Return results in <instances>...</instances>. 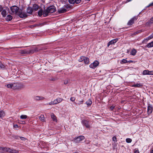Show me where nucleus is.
<instances>
[{"label":"nucleus","mask_w":153,"mask_h":153,"mask_svg":"<svg viewBox=\"0 0 153 153\" xmlns=\"http://www.w3.org/2000/svg\"><path fill=\"white\" fill-rule=\"evenodd\" d=\"M55 11V7L53 5L51 6L47 7L46 10L43 11V16L44 17H46L48 15V13H53Z\"/></svg>","instance_id":"f257e3e1"},{"label":"nucleus","mask_w":153,"mask_h":153,"mask_svg":"<svg viewBox=\"0 0 153 153\" xmlns=\"http://www.w3.org/2000/svg\"><path fill=\"white\" fill-rule=\"evenodd\" d=\"M25 85L21 82L13 83V90H20L25 87Z\"/></svg>","instance_id":"f03ea898"},{"label":"nucleus","mask_w":153,"mask_h":153,"mask_svg":"<svg viewBox=\"0 0 153 153\" xmlns=\"http://www.w3.org/2000/svg\"><path fill=\"white\" fill-rule=\"evenodd\" d=\"M82 123L83 126H85L87 128H91V125L88 121L83 120H82Z\"/></svg>","instance_id":"7ed1b4c3"},{"label":"nucleus","mask_w":153,"mask_h":153,"mask_svg":"<svg viewBox=\"0 0 153 153\" xmlns=\"http://www.w3.org/2000/svg\"><path fill=\"white\" fill-rule=\"evenodd\" d=\"M137 16H134L128 22L127 25H128L130 26L132 25L134 22L137 20Z\"/></svg>","instance_id":"20e7f679"},{"label":"nucleus","mask_w":153,"mask_h":153,"mask_svg":"<svg viewBox=\"0 0 153 153\" xmlns=\"http://www.w3.org/2000/svg\"><path fill=\"white\" fill-rule=\"evenodd\" d=\"M11 10L10 13H16L18 12L19 8L16 6L11 7H10Z\"/></svg>","instance_id":"39448f33"},{"label":"nucleus","mask_w":153,"mask_h":153,"mask_svg":"<svg viewBox=\"0 0 153 153\" xmlns=\"http://www.w3.org/2000/svg\"><path fill=\"white\" fill-rule=\"evenodd\" d=\"M85 139V137L83 136H80L74 139V141L76 143H79Z\"/></svg>","instance_id":"423d86ee"},{"label":"nucleus","mask_w":153,"mask_h":153,"mask_svg":"<svg viewBox=\"0 0 153 153\" xmlns=\"http://www.w3.org/2000/svg\"><path fill=\"white\" fill-rule=\"evenodd\" d=\"M9 8L7 7H5L4 8H3L1 14L3 17H5L6 16L7 13L9 11Z\"/></svg>","instance_id":"0eeeda50"},{"label":"nucleus","mask_w":153,"mask_h":153,"mask_svg":"<svg viewBox=\"0 0 153 153\" xmlns=\"http://www.w3.org/2000/svg\"><path fill=\"white\" fill-rule=\"evenodd\" d=\"M99 64V62L97 61H95L93 63H91L89 65L90 68L94 69L96 68Z\"/></svg>","instance_id":"6e6552de"},{"label":"nucleus","mask_w":153,"mask_h":153,"mask_svg":"<svg viewBox=\"0 0 153 153\" xmlns=\"http://www.w3.org/2000/svg\"><path fill=\"white\" fill-rule=\"evenodd\" d=\"M153 107L151 105L149 104L147 107V113L149 115L152 113Z\"/></svg>","instance_id":"1a4fd4ad"},{"label":"nucleus","mask_w":153,"mask_h":153,"mask_svg":"<svg viewBox=\"0 0 153 153\" xmlns=\"http://www.w3.org/2000/svg\"><path fill=\"white\" fill-rule=\"evenodd\" d=\"M118 40L117 38L115 39L111 40L108 43L107 47H108L109 46L111 45L114 44L116 43Z\"/></svg>","instance_id":"9d476101"},{"label":"nucleus","mask_w":153,"mask_h":153,"mask_svg":"<svg viewBox=\"0 0 153 153\" xmlns=\"http://www.w3.org/2000/svg\"><path fill=\"white\" fill-rule=\"evenodd\" d=\"M33 11V8L30 7H28L27 9V13L28 14V16L30 15L32 13Z\"/></svg>","instance_id":"9b49d317"},{"label":"nucleus","mask_w":153,"mask_h":153,"mask_svg":"<svg viewBox=\"0 0 153 153\" xmlns=\"http://www.w3.org/2000/svg\"><path fill=\"white\" fill-rule=\"evenodd\" d=\"M81 0H68L69 3L71 4H74L75 3L78 4L80 2Z\"/></svg>","instance_id":"f8f14e48"},{"label":"nucleus","mask_w":153,"mask_h":153,"mask_svg":"<svg viewBox=\"0 0 153 153\" xmlns=\"http://www.w3.org/2000/svg\"><path fill=\"white\" fill-rule=\"evenodd\" d=\"M48 79L50 81H54L58 80V78L56 77L50 76Z\"/></svg>","instance_id":"ddd939ff"},{"label":"nucleus","mask_w":153,"mask_h":153,"mask_svg":"<svg viewBox=\"0 0 153 153\" xmlns=\"http://www.w3.org/2000/svg\"><path fill=\"white\" fill-rule=\"evenodd\" d=\"M67 11V10L64 7L60 9L59 10H58V12L59 13H64L66 12Z\"/></svg>","instance_id":"4468645a"},{"label":"nucleus","mask_w":153,"mask_h":153,"mask_svg":"<svg viewBox=\"0 0 153 153\" xmlns=\"http://www.w3.org/2000/svg\"><path fill=\"white\" fill-rule=\"evenodd\" d=\"M19 16L22 18H25L27 17L28 15H27L26 13H21L19 14Z\"/></svg>","instance_id":"2eb2a0df"},{"label":"nucleus","mask_w":153,"mask_h":153,"mask_svg":"<svg viewBox=\"0 0 153 153\" xmlns=\"http://www.w3.org/2000/svg\"><path fill=\"white\" fill-rule=\"evenodd\" d=\"M34 99L35 100H43L45 99L44 97L41 96H36L34 97Z\"/></svg>","instance_id":"dca6fc26"},{"label":"nucleus","mask_w":153,"mask_h":153,"mask_svg":"<svg viewBox=\"0 0 153 153\" xmlns=\"http://www.w3.org/2000/svg\"><path fill=\"white\" fill-rule=\"evenodd\" d=\"M38 51V48H33L32 49L29 51V53H33L37 51Z\"/></svg>","instance_id":"f3484780"},{"label":"nucleus","mask_w":153,"mask_h":153,"mask_svg":"<svg viewBox=\"0 0 153 153\" xmlns=\"http://www.w3.org/2000/svg\"><path fill=\"white\" fill-rule=\"evenodd\" d=\"M152 24H153L152 22L149 20L148 21L145 23V25L146 27H150L151 25Z\"/></svg>","instance_id":"a211bd4d"},{"label":"nucleus","mask_w":153,"mask_h":153,"mask_svg":"<svg viewBox=\"0 0 153 153\" xmlns=\"http://www.w3.org/2000/svg\"><path fill=\"white\" fill-rule=\"evenodd\" d=\"M9 148L0 147V150L3 151L5 152H8Z\"/></svg>","instance_id":"6ab92c4d"},{"label":"nucleus","mask_w":153,"mask_h":153,"mask_svg":"<svg viewBox=\"0 0 153 153\" xmlns=\"http://www.w3.org/2000/svg\"><path fill=\"white\" fill-rule=\"evenodd\" d=\"M13 83H10L8 84L7 85H5V86H6L7 88L12 89L13 90Z\"/></svg>","instance_id":"aec40b11"},{"label":"nucleus","mask_w":153,"mask_h":153,"mask_svg":"<svg viewBox=\"0 0 153 153\" xmlns=\"http://www.w3.org/2000/svg\"><path fill=\"white\" fill-rule=\"evenodd\" d=\"M146 47L150 48L153 47V41L146 45Z\"/></svg>","instance_id":"412c9836"},{"label":"nucleus","mask_w":153,"mask_h":153,"mask_svg":"<svg viewBox=\"0 0 153 153\" xmlns=\"http://www.w3.org/2000/svg\"><path fill=\"white\" fill-rule=\"evenodd\" d=\"M13 18V17L10 15H8L6 18V19L7 21H11Z\"/></svg>","instance_id":"4be33fe9"},{"label":"nucleus","mask_w":153,"mask_h":153,"mask_svg":"<svg viewBox=\"0 0 153 153\" xmlns=\"http://www.w3.org/2000/svg\"><path fill=\"white\" fill-rule=\"evenodd\" d=\"M92 103V101L90 99H88L86 102V104L88 106H90Z\"/></svg>","instance_id":"5701e85b"},{"label":"nucleus","mask_w":153,"mask_h":153,"mask_svg":"<svg viewBox=\"0 0 153 153\" xmlns=\"http://www.w3.org/2000/svg\"><path fill=\"white\" fill-rule=\"evenodd\" d=\"M51 117L53 121H56V117L53 113H52L51 114Z\"/></svg>","instance_id":"b1692460"},{"label":"nucleus","mask_w":153,"mask_h":153,"mask_svg":"<svg viewBox=\"0 0 153 153\" xmlns=\"http://www.w3.org/2000/svg\"><path fill=\"white\" fill-rule=\"evenodd\" d=\"M5 116V114L4 111H0V117L2 118Z\"/></svg>","instance_id":"393cba45"},{"label":"nucleus","mask_w":153,"mask_h":153,"mask_svg":"<svg viewBox=\"0 0 153 153\" xmlns=\"http://www.w3.org/2000/svg\"><path fill=\"white\" fill-rule=\"evenodd\" d=\"M83 61L85 64H88L89 63V59L88 58L85 57V58Z\"/></svg>","instance_id":"a878e982"},{"label":"nucleus","mask_w":153,"mask_h":153,"mask_svg":"<svg viewBox=\"0 0 153 153\" xmlns=\"http://www.w3.org/2000/svg\"><path fill=\"white\" fill-rule=\"evenodd\" d=\"M21 54H27L29 53V51H27L26 50H22L20 51V52Z\"/></svg>","instance_id":"bb28decb"},{"label":"nucleus","mask_w":153,"mask_h":153,"mask_svg":"<svg viewBox=\"0 0 153 153\" xmlns=\"http://www.w3.org/2000/svg\"><path fill=\"white\" fill-rule=\"evenodd\" d=\"M153 38V33H152L151 35H149L148 37L146 38L145 39L147 41L152 39Z\"/></svg>","instance_id":"cd10ccee"},{"label":"nucleus","mask_w":153,"mask_h":153,"mask_svg":"<svg viewBox=\"0 0 153 153\" xmlns=\"http://www.w3.org/2000/svg\"><path fill=\"white\" fill-rule=\"evenodd\" d=\"M137 51L135 49H133L131 50V54L133 56H134L136 55Z\"/></svg>","instance_id":"c85d7f7f"},{"label":"nucleus","mask_w":153,"mask_h":153,"mask_svg":"<svg viewBox=\"0 0 153 153\" xmlns=\"http://www.w3.org/2000/svg\"><path fill=\"white\" fill-rule=\"evenodd\" d=\"M149 70H145L143 71L142 74L143 75H149Z\"/></svg>","instance_id":"c756f323"},{"label":"nucleus","mask_w":153,"mask_h":153,"mask_svg":"<svg viewBox=\"0 0 153 153\" xmlns=\"http://www.w3.org/2000/svg\"><path fill=\"white\" fill-rule=\"evenodd\" d=\"M142 86L140 83H137L135 84H134L132 85V86L133 87H139Z\"/></svg>","instance_id":"7c9ffc66"},{"label":"nucleus","mask_w":153,"mask_h":153,"mask_svg":"<svg viewBox=\"0 0 153 153\" xmlns=\"http://www.w3.org/2000/svg\"><path fill=\"white\" fill-rule=\"evenodd\" d=\"M39 119L42 121H44L45 120L44 116L43 115L41 114L40 116L39 117Z\"/></svg>","instance_id":"2f4dec72"},{"label":"nucleus","mask_w":153,"mask_h":153,"mask_svg":"<svg viewBox=\"0 0 153 153\" xmlns=\"http://www.w3.org/2000/svg\"><path fill=\"white\" fill-rule=\"evenodd\" d=\"M43 11L42 10V9L40 10L38 12V14L39 16H41L42 15H43Z\"/></svg>","instance_id":"473e14b6"},{"label":"nucleus","mask_w":153,"mask_h":153,"mask_svg":"<svg viewBox=\"0 0 153 153\" xmlns=\"http://www.w3.org/2000/svg\"><path fill=\"white\" fill-rule=\"evenodd\" d=\"M85 58V57L84 56H81L80 57V58L79 59L78 61L79 62H81L84 61Z\"/></svg>","instance_id":"72a5a7b5"},{"label":"nucleus","mask_w":153,"mask_h":153,"mask_svg":"<svg viewBox=\"0 0 153 153\" xmlns=\"http://www.w3.org/2000/svg\"><path fill=\"white\" fill-rule=\"evenodd\" d=\"M77 101L78 102H77V104L78 105H80L82 104L83 103V102L84 101H83V100H82L80 101Z\"/></svg>","instance_id":"f704fd0d"},{"label":"nucleus","mask_w":153,"mask_h":153,"mask_svg":"<svg viewBox=\"0 0 153 153\" xmlns=\"http://www.w3.org/2000/svg\"><path fill=\"white\" fill-rule=\"evenodd\" d=\"M20 117L21 119H26L27 118V116L26 115H22L20 116Z\"/></svg>","instance_id":"c9c22d12"},{"label":"nucleus","mask_w":153,"mask_h":153,"mask_svg":"<svg viewBox=\"0 0 153 153\" xmlns=\"http://www.w3.org/2000/svg\"><path fill=\"white\" fill-rule=\"evenodd\" d=\"M132 140L131 139L127 138L126 139V141L127 143H130L131 142Z\"/></svg>","instance_id":"e433bc0d"},{"label":"nucleus","mask_w":153,"mask_h":153,"mask_svg":"<svg viewBox=\"0 0 153 153\" xmlns=\"http://www.w3.org/2000/svg\"><path fill=\"white\" fill-rule=\"evenodd\" d=\"M34 9L36 11L38 10L39 6L38 5L35 4L33 6Z\"/></svg>","instance_id":"4c0bfd02"},{"label":"nucleus","mask_w":153,"mask_h":153,"mask_svg":"<svg viewBox=\"0 0 153 153\" xmlns=\"http://www.w3.org/2000/svg\"><path fill=\"white\" fill-rule=\"evenodd\" d=\"M19 151L16 149H13L12 152H10V153H18Z\"/></svg>","instance_id":"58836bf2"},{"label":"nucleus","mask_w":153,"mask_h":153,"mask_svg":"<svg viewBox=\"0 0 153 153\" xmlns=\"http://www.w3.org/2000/svg\"><path fill=\"white\" fill-rule=\"evenodd\" d=\"M56 99L57 100V101H58V103L61 102L63 100V99L61 98H57Z\"/></svg>","instance_id":"ea45409f"},{"label":"nucleus","mask_w":153,"mask_h":153,"mask_svg":"<svg viewBox=\"0 0 153 153\" xmlns=\"http://www.w3.org/2000/svg\"><path fill=\"white\" fill-rule=\"evenodd\" d=\"M52 101L53 103V105L56 104L58 103V101H57V100L56 99Z\"/></svg>","instance_id":"a19ab883"},{"label":"nucleus","mask_w":153,"mask_h":153,"mask_svg":"<svg viewBox=\"0 0 153 153\" xmlns=\"http://www.w3.org/2000/svg\"><path fill=\"white\" fill-rule=\"evenodd\" d=\"M142 32V30H140L138 31H136L134 33V34H137L139 33H140Z\"/></svg>","instance_id":"79ce46f5"},{"label":"nucleus","mask_w":153,"mask_h":153,"mask_svg":"<svg viewBox=\"0 0 153 153\" xmlns=\"http://www.w3.org/2000/svg\"><path fill=\"white\" fill-rule=\"evenodd\" d=\"M127 62V61L126 59H124L122 60L121 63H125Z\"/></svg>","instance_id":"37998d69"},{"label":"nucleus","mask_w":153,"mask_h":153,"mask_svg":"<svg viewBox=\"0 0 153 153\" xmlns=\"http://www.w3.org/2000/svg\"><path fill=\"white\" fill-rule=\"evenodd\" d=\"M0 67L1 68H4V66L3 65L2 63L0 62Z\"/></svg>","instance_id":"c03bdc74"},{"label":"nucleus","mask_w":153,"mask_h":153,"mask_svg":"<svg viewBox=\"0 0 153 153\" xmlns=\"http://www.w3.org/2000/svg\"><path fill=\"white\" fill-rule=\"evenodd\" d=\"M112 140L114 142H117V138L115 136H114L112 137Z\"/></svg>","instance_id":"a18cd8bd"},{"label":"nucleus","mask_w":153,"mask_h":153,"mask_svg":"<svg viewBox=\"0 0 153 153\" xmlns=\"http://www.w3.org/2000/svg\"><path fill=\"white\" fill-rule=\"evenodd\" d=\"M149 75H153V71H149Z\"/></svg>","instance_id":"49530a36"},{"label":"nucleus","mask_w":153,"mask_h":153,"mask_svg":"<svg viewBox=\"0 0 153 153\" xmlns=\"http://www.w3.org/2000/svg\"><path fill=\"white\" fill-rule=\"evenodd\" d=\"M41 25H42V24H40V23L37 24H35L33 25V27L39 26Z\"/></svg>","instance_id":"de8ad7c7"},{"label":"nucleus","mask_w":153,"mask_h":153,"mask_svg":"<svg viewBox=\"0 0 153 153\" xmlns=\"http://www.w3.org/2000/svg\"><path fill=\"white\" fill-rule=\"evenodd\" d=\"M75 100V98L74 97H72L70 98V100L72 102L74 101Z\"/></svg>","instance_id":"09e8293b"},{"label":"nucleus","mask_w":153,"mask_h":153,"mask_svg":"<svg viewBox=\"0 0 153 153\" xmlns=\"http://www.w3.org/2000/svg\"><path fill=\"white\" fill-rule=\"evenodd\" d=\"M64 7L67 10H69L68 9L70 8V6L68 5H67L66 6H65Z\"/></svg>","instance_id":"8fccbe9b"},{"label":"nucleus","mask_w":153,"mask_h":153,"mask_svg":"<svg viewBox=\"0 0 153 153\" xmlns=\"http://www.w3.org/2000/svg\"><path fill=\"white\" fill-rule=\"evenodd\" d=\"M151 6H153V2L151 3L148 6L146 7H148Z\"/></svg>","instance_id":"3c124183"},{"label":"nucleus","mask_w":153,"mask_h":153,"mask_svg":"<svg viewBox=\"0 0 153 153\" xmlns=\"http://www.w3.org/2000/svg\"><path fill=\"white\" fill-rule=\"evenodd\" d=\"M134 153H139V152L138 149H135L134 152Z\"/></svg>","instance_id":"603ef678"},{"label":"nucleus","mask_w":153,"mask_h":153,"mask_svg":"<svg viewBox=\"0 0 153 153\" xmlns=\"http://www.w3.org/2000/svg\"><path fill=\"white\" fill-rule=\"evenodd\" d=\"M20 138L22 140H26V138H25L23 137H20Z\"/></svg>","instance_id":"864d4df0"},{"label":"nucleus","mask_w":153,"mask_h":153,"mask_svg":"<svg viewBox=\"0 0 153 153\" xmlns=\"http://www.w3.org/2000/svg\"><path fill=\"white\" fill-rule=\"evenodd\" d=\"M149 20L153 24V16Z\"/></svg>","instance_id":"5fc2aeb1"},{"label":"nucleus","mask_w":153,"mask_h":153,"mask_svg":"<svg viewBox=\"0 0 153 153\" xmlns=\"http://www.w3.org/2000/svg\"><path fill=\"white\" fill-rule=\"evenodd\" d=\"M13 127L15 128H17L18 127V126L17 124H15L14 125Z\"/></svg>","instance_id":"6e6d98bb"},{"label":"nucleus","mask_w":153,"mask_h":153,"mask_svg":"<svg viewBox=\"0 0 153 153\" xmlns=\"http://www.w3.org/2000/svg\"><path fill=\"white\" fill-rule=\"evenodd\" d=\"M3 7L1 5H0V12L1 11L3 10Z\"/></svg>","instance_id":"4d7b16f0"},{"label":"nucleus","mask_w":153,"mask_h":153,"mask_svg":"<svg viewBox=\"0 0 153 153\" xmlns=\"http://www.w3.org/2000/svg\"><path fill=\"white\" fill-rule=\"evenodd\" d=\"M12 149H11L10 148H9L8 152L10 153V152H12Z\"/></svg>","instance_id":"13d9d810"},{"label":"nucleus","mask_w":153,"mask_h":153,"mask_svg":"<svg viewBox=\"0 0 153 153\" xmlns=\"http://www.w3.org/2000/svg\"><path fill=\"white\" fill-rule=\"evenodd\" d=\"M49 105H53V101H51V102H50L49 103Z\"/></svg>","instance_id":"bf43d9fd"},{"label":"nucleus","mask_w":153,"mask_h":153,"mask_svg":"<svg viewBox=\"0 0 153 153\" xmlns=\"http://www.w3.org/2000/svg\"><path fill=\"white\" fill-rule=\"evenodd\" d=\"M68 81H65L64 83L65 84H66L68 83Z\"/></svg>","instance_id":"052dcab7"},{"label":"nucleus","mask_w":153,"mask_h":153,"mask_svg":"<svg viewBox=\"0 0 153 153\" xmlns=\"http://www.w3.org/2000/svg\"><path fill=\"white\" fill-rule=\"evenodd\" d=\"M22 122L21 124H25V122L24 121H21Z\"/></svg>","instance_id":"680f3d73"},{"label":"nucleus","mask_w":153,"mask_h":153,"mask_svg":"<svg viewBox=\"0 0 153 153\" xmlns=\"http://www.w3.org/2000/svg\"><path fill=\"white\" fill-rule=\"evenodd\" d=\"M133 62V61L131 60H129V61H127V62Z\"/></svg>","instance_id":"e2e57ef3"},{"label":"nucleus","mask_w":153,"mask_h":153,"mask_svg":"<svg viewBox=\"0 0 153 153\" xmlns=\"http://www.w3.org/2000/svg\"><path fill=\"white\" fill-rule=\"evenodd\" d=\"M23 47H24L22 46V47H18V48H23Z\"/></svg>","instance_id":"0e129e2a"},{"label":"nucleus","mask_w":153,"mask_h":153,"mask_svg":"<svg viewBox=\"0 0 153 153\" xmlns=\"http://www.w3.org/2000/svg\"><path fill=\"white\" fill-rule=\"evenodd\" d=\"M150 153H153V149L151 151Z\"/></svg>","instance_id":"69168bd1"}]
</instances>
